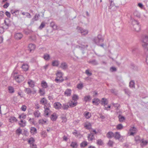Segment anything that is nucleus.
Returning a JSON list of instances; mask_svg holds the SVG:
<instances>
[{
  "label": "nucleus",
  "mask_w": 148,
  "mask_h": 148,
  "mask_svg": "<svg viewBox=\"0 0 148 148\" xmlns=\"http://www.w3.org/2000/svg\"><path fill=\"white\" fill-rule=\"evenodd\" d=\"M142 46L144 49H146L147 46H148V36H145L143 38ZM147 51L148 54L146 57V62L148 65V47Z\"/></svg>",
  "instance_id": "obj_1"
},
{
  "label": "nucleus",
  "mask_w": 148,
  "mask_h": 148,
  "mask_svg": "<svg viewBox=\"0 0 148 148\" xmlns=\"http://www.w3.org/2000/svg\"><path fill=\"white\" fill-rule=\"evenodd\" d=\"M13 74L15 80L18 83L21 82L24 79V78L22 75H17V73L16 72H13Z\"/></svg>",
  "instance_id": "obj_2"
},
{
  "label": "nucleus",
  "mask_w": 148,
  "mask_h": 148,
  "mask_svg": "<svg viewBox=\"0 0 148 148\" xmlns=\"http://www.w3.org/2000/svg\"><path fill=\"white\" fill-rule=\"evenodd\" d=\"M77 29L78 32L81 33L82 35L85 36L88 34V32L87 30L84 29L80 27H77Z\"/></svg>",
  "instance_id": "obj_3"
},
{
  "label": "nucleus",
  "mask_w": 148,
  "mask_h": 148,
  "mask_svg": "<svg viewBox=\"0 0 148 148\" xmlns=\"http://www.w3.org/2000/svg\"><path fill=\"white\" fill-rule=\"evenodd\" d=\"M109 1L110 3V5L109 7V9L111 10L112 11L115 10L117 7L115 6L114 2L112 0H109Z\"/></svg>",
  "instance_id": "obj_4"
},
{
  "label": "nucleus",
  "mask_w": 148,
  "mask_h": 148,
  "mask_svg": "<svg viewBox=\"0 0 148 148\" xmlns=\"http://www.w3.org/2000/svg\"><path fill=\"white\" fill-rule=\"evenodd\" d=\"M130 135L134 136L137 133V129L136 128L133 127L130 128Z\"/></svg>",
  "instance_id": "obj_5"
},
{
  "label": "nucleus",
  "mask_w": 148,
  "mask_h": 148,
  "mask_svg": "<svg viewBox=\"0 0 148 148\" xmlns=\"http://www.w3.org/2000/svg\"><path fill=\"white\" fill-rule=\"evenodd\" d=\"M68 65L67 64L64 62H62L60 66V67L64 70H66L68 68Z\"/></svg>",
  "instance_id": "obj_6"
},
{
  "label": "nucleus",
  "mask_w": 148,
  "mask_h": 148,
  "mask_svg": "<svg viewBox=\"0 0 148 148\" xmlns=\"http://www.w3.org/2000/svg\"><path fill=\"white\" fill-rule=\"evenodd\" d=\"M53 105L54 107L56 109H60L62 107V105L58 102H55Z\"/></svg>",
  "instance_id": "obj_7"
},
{
  "label": "nucleus",
  "mask_w": 148,
  "mask_h": 148,
  "mask_svg": "<svg viewBox=\"0 0 148 148\" xmlns=\"http://www.w3.org/2000/svg\"><path fill=\"white\" fill-rule=\"evenodd\" d=\"M88 63L93 65H97L99 64L98 62L95 59L90 60L88 61Z\"/></svg>",
  "instance_id": "obj_8"
},
{
  "label": "nucleus",
  "mask_w": 148,
  "mask_h": 148,
  "mask_svg": "<svg viewBox=\"0 0 148 148\" xmlns=\"http://www.w3.org/2000/svg\"><path fill=\"white\" fill-rule=\"evenodd\" d=\"M77 102L73 101L69 102L68 103L69 107L71 108H73L75 107L77 105Z\"/></svg>",
  "instance_id": "obj_9"
},
{
  "label": "nucleus",
  "mask_w": 148,
  "mask_h": 148,
  "mask_svg": "<svg viewBox=\"0 0 148 148\" xmlns=\"http://www.w3.org/2000/svg\"><path fill=\"white\" fill-rule=\"evenodd\" d=\"M88 45L86 44L85 42H82L80 44V45L78 47L81 50H83L84 49L86 48Z\"/></svg>",
  "instance_id": "obj_10"
},
{
  "label": "nucleus",
  "mask_w": 148,
  "mask_h": 148,
  "mask_svg": "<svg viewBox=\"0 0 148 148\" xmlns=\"http://www.w3.org/2000/svg\"><path fill=\"white\" fill-rule=\"evenodd\" d=\"M140 143V146L143 147L147 145L148 143V141L147 140H145L143 139H141Z\"/></svg>",
  "instance_id": "obj_11"
},
{
  "label": "nucleus",
  "mask_w": 148,
  "mask_h": 148,
  "mask_svg": "<svg viewBox=\"0 0 148 148\" xmlns=\"http://www.w3.org/2000/svg\"><path fill=\"white\" fill-rule=\"evenodd\" d=\"M28 47L29 50L30 52H32V51H34L35 49V45L34 44H30L28 45Z\"/></svg>",
  "instance_id": "obj_12"
},
{
  "label": "nucleus",
  "mask_w": 148,
  "mask_h": 148,
  "mask_svg": "<svg viewBox=\"0 0 148 148\" xmlns=\"http://www.w3.org/2000/svg\"><path fill=\"white\" fill-rule=\"evenodd\" d=\"M23 37V35L20 33H16L14 36V38L17 40L20 39Z\"/></svg>",
  "instance_id": "obj_13"
},
{
  "label": "nucleus",
  "mask_w": 148,
  "mask_h": 148,
  "mask_svg": "<svg viewBox=\"0 0 148 148\" xmlns=\"http://www.w3.org/2000/svg\"><path fill=\"white\" fill-rule=\"evenodd\" d=\"M94 135V134L92 132H91L90 134L88 135V138L89 141H91L92 140L95 139Z\"/></svg>",
  "instance_id": "obj_14"
},
{
  "label": "nucleus",
  "mask_w": 148,
  "mask_h": 148,
  "mask_svg": "<svg viewBox=\"0 0 148 148\" xmlns=\"http://www.w3.org/2000/svg\"><path fill=\"white\" fill-rule=\"evenodd\" d=\"M27 83L29 86L31 88H33L35 86V82L31 79H29L28 80Z\"/></svg>",
  "instance_id": "obj_15"
},
{
  "label": "nucleus",
  "mask_w": 148,
  "mask_h": 148,
  "mask_svg": "<svg viewBox=\"0 0 148 148\" xmlns=\"http://www.w3.org/2000/svg\"><path fill=\"white\" fill-rule=\"evenodd\" d=\"M50 118L52 121H55L58 118V116L56 113H53L51 115Z\"/></svg>",
  "instance_id": "obj_16"
},
{
  "label": "nucleus",
  "mask_w": 148,
  "mask_h": 148,
  "mask_svg": "<svg viewBox=\"0 0 148 148\" xmlns=\"http://www.w3.org/2000/svg\"><path fill=\"white\" fill-rule=\"evenodd\" d=\"M114 136V134L112 132H109L106 134V136L109 138H111Z\"/></svg>",
  "instance_id": "obj_17"
},
{
  "label": "nucleus",
  "mask_w": 148,
  "mask_h": 148,
  "mask_svg": "<svg viewBox=\"0 0 148 148\" xmlns=\"http://www.w3.org/2000/svg\"><path fill=\"white\" fill-rule=\"evenodd\" d=\"M83 115L85 118L87 119H89L91 116V114L90 113L88 112H84Z\"/></svg>",
  "instance_id": "obj_18"
},
{
  "label": "nucleus",
  "mask_w": 148,
  "mask_h": 148,
  "mask_svg": "<svg viewBox=\"0 0 148 148\" xmlns=\"http://www.w3.org/2000/svg\"><path fill=\"white\" fill-rule=\"evenodd\" d=\"M8 21H7L6 20H4V23L5 24V25H4V29H7L8 27L10 25V24L8 21Z\"/></svg>",
  "instance_id": "obj_19"
},
{
  "label": "nucleus",
  "mask_w": 148,
  "mask_h": 148,
  "mask_svg": "<svg viewBox=\"0 0 148 148\" xmlns=\"http://www.w3.org/2000/svg\"><path fill=\"white\" fill-rule=\"evenodd\" d=\"M133 27L135 30L136 32H138L140 30V27L139 23L138 24H136Z\"/></svg>",
  "instance_id": "obj_20"
},
{
  "label": "nucleus",
  "mask_w": 148,
  "mask_h": 148,
  "mask_svg": "<svg viewBox=\"0 0 148 148\" xmlns=\"http://www.w3.org/2000/svg\"><path fill=\"white\" fill-rule=\"evenodd\" d=\"M71 90L70 89H67L64 92V95L67 96H70L71 94Z\"/></svg>",
  "instance_id": "obj_21"
},
{
  "label": "nucleus",
  "mask_w": 148,
  "mask_h": 148,
  "mask_svg": "<svg viewBox=\"0 0 148 148\" xmlns=\"http://www.w3.org/2000/svg\"><path fill=\"white\" fill-rule=\"evenodd\" d=\"M50 26L51 27H52L53 29L56 30L57 29V26L54 22L53 21L51 22Z\"/></svg>",
  "instance_id": "obj_22"
},
{
  "label": "nucleus",
  "mask_w": 148,
  "mask_h": 148,
  "mask_svg": "<svg viewBox=\"0 0 148 148\" xmlns=\"http://www.w3.org/2000/svg\"><path fill=\"white\" fill-rule=\"evenodd\" d=\"M40 103V104L45 105L47 103V100L45 98H43L41 99Z\"/></svg>",
  "instance_id": "obj_23"
},
{
  "label": "nucleus",
  "mask_w": 148,
  "mask_h": 148,
  "mask_svg": "<svg viewBox=\"0 0 148 148\" xmlns=\"http://www.w3.org/2000/svg\"><path fill=\"white\" fill-rule=\"evenodd\" d=\"M108 102L106 99L103 98L101 100V104L102 105H105L108 104Z\"/></svg>",
  "instance_id": "obj_24"
},
{
  "label": "nucleus",
  "mask_w": 148,
  "mask_h": 148,
  "mask_svg": "<svg viewBox=\"0 0 148 148\" xmlns=\"http://www.w3.org/2000/svg\"><path fill=\"white\" fill-rule=\"evenodd\" d=\"M114 137L116 140H119L121 138V135L119 132H116L114 134Z\"/></svg>",
  "instance_id": "obj_25"
},
{
  "label": "nucleus",
  "mask_w": 148,
  "mask_h": 148,
  "mask_svg": "<svg viewBox=\"0 0 148 148\" xmlns=\"http://www.w3.org/2000/svg\"><path fill=\"white\" fill-rule=\"evenodd\" d=\"M50 56L49 54L47 53L44 54L43 58L46 60L48 61L50 59Z\"/></svg>",
  "instance_id": "obj_26"
},
{
  "label": "nucleus",
  "mask_w": 148,
  "mask_h": 148,
  "mask_svg": "<svg viewBox=\"0 0 148 148\" xmlns=\"http://www.w3.org/2000/svg\"><path fill=\"white\" fill-rule=\"evenodd\" d=\"M9 120V121L11 123H14V122H16L17 121V119L16 117L13 116H10Z\"/></svg>",
  "instance_id": "obj_27"
},
{
  "label": "nucleus",
  "mask_w": 148,
  "mask_h": 148,
  "mask_svg": "<svg viewBox=\"0 0 148 148\" xmlns=\"http://www.w3.org/2000/svg\"><path fill=\"white\" fill-rule=\"evenodd\" d=\"M97 37L98 39L99 43L100 42H103L104 41V39L103 37H102V36L101 34H98L97 36Z\"/></svg>",
  "instance_id": "obj_28"
},
{
  "label": "nucleus",
  "mask_w": 148,
  "mask_h": 148,
  "mask_svg": "<svg viewBox=\"0 0 148 148\" xmlns=\"http://www.w3.org/2000/svg\"><path fill=\"white\" fill-rule=\"evenodd\" d=\"M51 107V106L50 104L49 103H47L45 105L44 108L45 110H49V112H51V111L50 110V108Z\"/></svg>",
  "instance_id": "obj_29"
},
{
  "label": "nucleus",
  "mask_w": 148,
  "mask_h": 148,
  "mask_svg": "<svg viewBox=\"0 0 148 148\" xmlns=\"http://www.w3.org/2000/svg\"><path fill=\"white\" fill-rule=\"evenodd\" d=\"M118 118L119 119V121L120 122H123L125 119V117L123 116H121L120 115H119L118 116Z\"/></svg>",
  "instance_id": "obj_30"
},
{
  "label": "nucleus",
  "mask_w": 148,
  "mask_h": 148,
  "mask_svg": "<svg viewBox=\"0 0 148 148\" xmlns=\"http://www.w3.org/2000/svg\"><path fill=\"white\" fill-rule=\"evenodd\" d=\"M141 139L139 136H137L135 137V140L136 142V143L137 144L140 142Z\"/></svg>",
  "instance_id": "obj_31"
},
{
  "label": "nucleus",
  "mask_w": 148,
  "mask_h": 148,
  "mask_svg": "<svg viewBox=\"0 0 148 148\" xmlns=\"http://www.w3.org/2000/svg\"><path fill=\"white\" fill-rule=\"evenodd\" d=\"M131 21L132 22V24L133 25V27L135 26L136 24H138L139 23L136 20L133 18H131Z\"/></svg>",
  "instance_id": "obj_32"
},
{
  "label": "nucleus",
  "mask_w": 148,
  "mask_h": 148,
  "mask_svg": "<svg viewBox=\"0 0 148 148\" xmlns=\"http://www.w3.org/2000/svg\"><path fill=\"white\" fill-rule=\"evenodd\" d=\"M92 103H95V104L96 105H98L99 102V99L97 98H94L92 101Z\"/></svg>",
  "instance_id": "obj_33"
},
{
  "label": "nucleus",
  "mask_w": 148,
  "mask_h": 148,
  "mask_svg": "<svg viewBox=\"0 0 148 148\" xmlns=\"http://www.w3.org/2000/svg\"><path fill=\"white\" fill-rule=\"evenodd\" d=\"M133 14L135 16L138 18H140V13L137 10H135Z\"/></svg>",
  "instance_id": "obj_34"
},
{
  "label": "nucleus",
  "mask_w": 148,
  "mask_h": 148,
  "mask_svg": "<svg viewBox=\"0 0 148 148\" xmlns=\"http://www.w3.org/2000/svg\"><path fill=\"white\" fill-rule=\"evenodd\" d=\"M8 89L9 93H12L14 92V88L11 86H8Z\"/></svg>",
  "instance_id": "obj_35"
},
{
  "label": "nucleus",
  "mask_w": 148,
  "mask_h": 148,
  "mask_svg": "<svg viewBox=\"0 0 148 148\" xmlns=\"http://www.w3.org/2000/svg\"><path fill=\"white\" fill-rule=\"evenodd\" d=\"M92 41L97 45H99V42L97 37H94L92 39Z\"/></svg>",
  "instance_id": "obj_36"
},
{
  "label": "nucleus",
  "mask_w": 148,
  "mask_h": 148,
  "mask_svg": "<svg viewBox=\"0 0 148 148\" xmlns=\"http://www.w3.org/2000/svg\"><path fill=\"white\" fill-rule=\"evenodd\" d=\"M62 108L64 110H67L69 108V104H66V103H63V106H62Z\"/></svg>",
  "instance_id": "obj_37"
},
{
  "label": "nucleus",
  "mask_w": 148,
  "mask_h": 148,
  "mask_svg": "<svg viewBox=\"0 0 148 148\" xmlns=\"http://www.w3.org/2000/svg\"><path fill=\"white\" fill-rule=\"evenodd\" d=\"M129 86L131 88H135V83L133 80H131L129 83Z\"/></svg>",
  "instance_id": "obj_38"
},
{
  "label": "nucleus",
  "mask_w": 148,
  "mask_h": 148,
  "mask_svg": "<svg viewBox=\"0 0 148 148\" xmlns=\"http://www.w3.org/2000/svg\"><path fill=\"white\" fill-rule=\"evenodd\" d=\"M88 145V143L86 141H84L81 143L80 146L81 147H84Z\"/></svg>",
  "instance_id": "obj_39"
},
{
  "label": "nucleus",
  "mask_w": 148,
  "mask_h": 148,
  "mask_svg": "<svg viewBox=\"0 0 148 148\" xmlns=\"http://www.w3.org/2000/svg\"><path fill=\"white\" fill-rule=\"evenodd\" d=\"M72 99L74 101L77 102V100L79 99V97L77 95L74 94L73 96Z\"/></svg>",
  "instance_id": "obj_40"
},
{
  "label": "nucleus",
  "mask_w": 148,
  "mask_h": 148,
  "mask_svg": "<svg viewBox=\"0 0 148 148\" xmlns=\"http://www.w3.org/2000/svg\"><path fill=\"white\" fill-rule=\"evenodd\" d=\"M59 64V61L57 60H55L52 62V65L53 66H57Z\"/></svg>",
  "instance_id": "obj_41"
},
{
  "label": "nucleus",
  "mask_w": 148,
  "mask_h": 148,
  "mask_svg": "<svg viewBox=\"0 0 148 148\" xmlns=\"http://www.w3.org/2000/svg\"><path fill=\"white\" fill-rule=\"evenodd\" d=\"M56 75L57 76L56 78L60 79L62 78V73L60 72H58L56 74Z\"/></svg>",
  "instance_id": "obj_42"
},
{
  "label": "nucleus",
  "mask_w": 148,
  "mask_h": 148,
  "mask_svg": "<svg viewBox=\"0 0 148 148\" xmlns=\"http://www.w3.org/2000/svg\"><path fill=\"white\" fill-rule=\"evenodd\" d=\"M34 114L35 117L38 118L40 116V113L38 110H37L34 112Z\"/></svg>",
  "instance_id": "obj_43"
},
{
  "label": "nucleus",
  "mask_w": 148,
  "mask_h": 148,
  "mask_svg": "<svg viewBox=\"0 0 148 148\" xmlns=\"http://www.w3.org/2000/svg\"><path fill=\"white\" fill-rule=\"evenodd\" d=\"M41 84L42 86L44 88H47L48 87L46 82L44 81L42 82Z\"/></svg>",
  "instance_id": "obj_44"
},
{
  "label": "nucleus",
  "mask_w": 148,
  "mask_h": 148,
  "mask_svg": "<svg viewBox=\"0 0 148 148\" xmlns=\"http://www.w3.org/2000/svg\"><path fill=\"white\" fill-rule=\"evenodd\" d=\"M70 146L73 148H76L77 146V145L76 142H72L71 143Z\"/></svg>",
  "instance_id": "obj_45"
},
{
  "label": "nucleus",
  "mask_w": 148,
  "mask_h": 148,
  "mask_svg": "<svg viewBox=\"0 0 148 148\" xmlns=\"http://www.w3.org/2000/svg\"><path fill=\"white\" fill-rule=\"evenodd\" d=\"M91 100L90 97L89 95H87L85 96L84 99V100L85 102H86L88 101H89Z\"/></svg>",
  "instance_id": "obj_46"
},
{
  "label": "nucleus",
  "mask_w": 148,
  "mask_h": 148,
  "mask_svg": "<svg viewBox=\"0 0 148 148\" xmlns=\"http://www.w3.org/2000/svg\"><path fill=\"white\" fill-rule=\"evenodd\" d=\"M64 80L63 79H60L59 78H56L55 81L57 83H61Z\"/></svg>",
  "instance_id": "obj_47"
},
{
  "label": "nucleus",
  "mask_w": 148,
  "mask_h": 148,
  "mask_svg": "<svg viewBox=\"0 0 148 148\" xmlns=\"http://www.w3.org/2000/svg\"><path fill=\"white\" fill-rule=\"evenodd\" d=\"M123 127V126L121 124H119L116 126V128L118 130H121Z\"/></svg>",
  "instance_id": "obj_48"
},
{
  "label": "nucleus",
  "mask_w": 148,
  "mask_h": 148,
  "mask_svg": "<svg viewBox=\"0 0 148 148\" xmlns=\"http://www.w3.org/2000/svg\"><path fill=\"white\" fill-rule=\"evenodd\" d=\"M22 68L24 71H26L28 69V65L27 64H23L22 66Z\"/></svg>",
  "instance_id": "obj_49"
},
{
  "label": "nucleus",
  "mask_w": 148,
  "mask_h": 148,
  "mask_svg": "<svg viewBox=\"0 0 148 148\" xmlns=\"http://www.w3.org/2000/svg\"><path fill=\"white\" fill-rule=\"evenodd\" d=\"M34 141L35 140L32 137L30 138L28 140V142L30 145L34 143Z\"/></svg>",
  "instance_id": "obj_50"
},
{
  "label": "nucleus",
  "mask_w": 148,
  "mask_h": 148,
  "mask_svg": "<svg viewBox=\"0 0 148 148\" xmlns=\"http://www.w3.org/2000/svg\"><path fill=\"white\" fill-rule=\"evenodd\" d=\"M125 93L129 96H130L131 94V92L130 90L128 88H125L124 90Z\"/></svg>",
  "instance_id": "obj_51"
},
{
  "label": "nucleus",
  "mask_w": 148,
  "mask_h": 148,
  "mask_svg": "<svg viewBox=\"0 0 148 148\" xmlns=\"http://www.w3.org/2000/svg\"><path fill=\"white\" fill-rule=\"evenodd\" d=\"M30 132L32 133H37V130L34 127H32L30 129Z\"/></svg>",
  "instance_id": "obj_52"
},
{
  "label": "nucleus",
  "mask_w": 148,
  "mask_h": 148,
  "mask_svg": "<svg viewBox=\"0 0 148 148\" xmlns=\"http://www.w3.org/2000/svg\"><path fill=\"white\" fill-rule=\"evenodd\" d=\"M25 91L28 94H31L32 92L31 89L29 88H25Z\"/></svg>",
  "instance_id": "obj_53"
},
{
  "label": "nucleus",
  "mask_w": 148,
  "mask_h": 148,
  "mask_svg": "<svg viewBox=\"0 0 148 148\" xmlns=\"http://www.w3.org/2000/svg\"><path fill=\"white\" fill-rule=\"evenodd\" d=\"M22 130L20 127L18 128L16 131V133L18 135L22 134Z\"/></svg>",
  "instance_id": "obj_54"
},
{
  "label": "nucleus",
  "mask_w": 148,
  "mask_h": 148,
  "mask_svg": "<svg viewBox=\"0 0 148 148\" xmlns=\"http://www.w3.org/2000/svg\"><path fill=\"white\" fill-rule=\"evenodd\" d=\"M39 92L40 93L41 96H43L45 94V92L44 90L41 89H40Z\"/></svg>",
  "instance_id": "obj_55"
},
{
  "label": "nucleus",
  "mask_w": 148,
  "mask_h": 148,
  "mask_svg": "<svg viewBox=\"0 0 148 148\" xmlns=\"http://www.w3.org/2000/svg\"><path fill=\"white\" fill-rule=\"evenodd\" d=\"M83 87V86L82 83L79 84L77 85V88L79 89H82Z\"/></svg>",
  "instance_id": "obj_56"
},
{
  "label": "nucleus",
  "mask_w": 148,
  "mask_h": 148,
  "mask_svg": "<svg viewBox=\"0 0 148 148\" xmlns=\"http://www.w3.org/2000/svg\"><path fill=\"white\" fill-rule=\"evenodd\" d=\"M97 144L98 145H101L103 144V143L101 139H99L97 140Z\"/></svg>",
  "instance_id": "obj_57"
},
{
  "label": "nucleus",
  "mask_w": 148,
  "mask_h": 148,
  "mask_svg": "<svg viewBox=\"0 0 148 148\" xmlns=\"http://www.w3.org/2000/svg\"><path fill=\"white\" fill-rule=\"evenodd\" d=\"M91 124L90 123H89L88 124H85V127H86L88 129H90L91 128Z\"/></svg>",
  "instance_id": "obj_58"
},
{
  "label": "nucleus",
  "mask_w": 148,
  "mask_h": 148,
  "mask_svg": "<svg viewBox=\"0 0 148 148\" xmlns=\"http://www.w3.org/2000/svg\"><path fill=\"white\" fill-rule=\"evenodd\" d=\"M112 105L114 106V107H116V109H119V107L120 106V105L118 103H112Z\"/></svg>",
  "instance_id": "obj_59"
},
{
  "label": "nucleus",
  "mask_w": 148,
  "mask_h": 148,
  "mask_svg": "<svg viewBox=\"0 0 148 148\" xmlns=\"http://www.w3.org/2000/svg\"><path fill=\"white\" fill-rule=\"evenodd\" d=\"M23 32L26 35L30 33V31L27 29H24Z\"/></svg>",
  "instance_id": "obj_60"
},
{
  "label": "nucleus",
  "mask_w": 148,
  "mask_h": 148,
  "mask_svg": "<svg viewBox=\"0 0 148 148\" xmlns=\"http://www.w3.org/2000/svg\"><path fill=\"white\" fill-rule=\"evenodd\" d=\"M50 112L49 110H45L44 111V116L45 117H48L49 114V113Z\"/></svg>",
  "instance_id": "obj_61"
},
{
  "label": "nucleus",
  "mask_w": 148,
  "mask_h": 148,
  "mask_svg": "<svg viewBox=\"0 0 148 148\" xmlns=\"http://www.w3.org/2000/svg\"><path fill=\"white\" fill-rule=\"evenodd\" d=\"M85 73L88 76H90L92 75V73L91 72H89V70L88 69L86 70Z\"/></svg>",
  "instance_id": "obj_62"
},
{
  "label": "nucleus",
  "mask_w": 148,
  "mask_h": 148,
  "mask_svg": "<svg viewBox=\"0 0 148 148\" xmlns=\"http://www.w3.org/2000/svg\"><path fill=\"white\" fill-rule=\"evenodd\" d=\"M110 71L112 72H115L117 71V69L115 67L112 66L110 68Z\"/></svg>",
  "instance_id": "obj_63"
},
{
  "label": "nucleus",
  "mask_w": 148,
  "mask_h": 148,
  "mask_svg": "<svg viewBox=\"0 0 148 148\" xmlns=\"http://www.w3.org/2000/svg\"><path fill=\"white\" fill-rule=\"evenodd\" d=\"M40 15L39 14H36L34 16V19L35 21H37L38 20V18L40 16Z\"/></svg>",
  "instance_id": "obj_64"
}]
</instances>
